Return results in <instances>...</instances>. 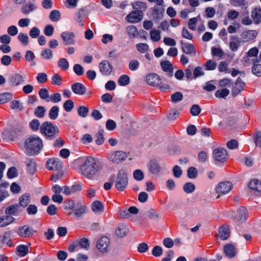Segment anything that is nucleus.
I'll return each instance as SVG.
<instances>
[{
	"label": "nucleus",
	"mask_w": 261,
	"mask_h": 261,
	"mask_svg": "<svg viewBox=\"0 0 261 261\" xmlns=\"http://www.w3.org/2000/svg\"><path fill=\"white\" fill-rule=\"evenodd\" d=\"M102 168L91 156H88L80 167V173L89 179H94Z\"/></svg>",
	"instance_id": "obj_1"
},
{
	"label": "nucleus",
	"mask_w": 261,
	"mask_h": 261,
	"mask_svg": "<svg viewBox=\"0 0 261 261\" xmlns=\"http://www.w3.org/2000/svg\"><path fill=\"white\" fill-rule=\"evenodd\" d=\"M24 146L26 153L33 155L39 152L43 147V143L39 137H32L25 140Z\"/></svg>",
	"instance_id": "obj_2"
},
{
	"label": "nucleus",
	"mask_w": 261,
	"mask_h": 261,
	"mask_svg": "<svg viewBox=\"0 0 261 261\" xmlns=\"http://www.w3.org/2000/svg\"><path fill=\"white\" fill-rule=\"evenodd\" d=\"M40 133L45 136L46 138L52 140L59 135L58 128L50 122H45L40 126Z\"/></svg>",
	"instance_id": "obj_3"
},
{
	"label": "nucleus",
	"mask_w": 261,
	"mask_h": 261,
	"mask_svg": "<svg viewBox=\"0 0 261 261\" xmlns=\"http://www.w3.org/2000/svg\"><path fill=\"white\" fill-rule=\"evenodd\" d=\"M128 184V176L124 169L120 170L117 174L115 181V187L119 191H124L127 187Z\"/></svg>",
	"instance_id": "obj_4"
},
{
	"label": "nucleus",
	"mask_w": 261,
	"mask_h": 261,
	"mask_svg": "<svg viewBox=\"0 0 261 261\" xmlns=\"http://www.w3.org/2000/svg\"><path fill=\"white\" fill-rule=\"evenodd\" d=\"M127 156H128L125 152L121 150H118L112 151L110 153L108 156V160L114 164H118L126 160Z\"/></svg>",
	"instance_id": "obj_5"
},
{
	"label": "nucleus",
	"mask_w": 261,
	"mask_h": 261,
	"mask_svg": "<svg viewBox=\"0 0 261 261\" xmlns=\"http://www.w3.org/2000/svg\"><path fill=\"white\" fill-rule=\"evenodd\" d=\"M23 134V128L22 126L14 127L9 130H6L4 135L11 141H15L21 137Z\"/></svg>",
	"instance_id": "obj_6"
},
{
	"label": "nucleus",
	"mask_w": 261,
	"mask_h": 261,
	"mask_svg": "<svg viewBox=\"0 0 261 261\" xmlns=\"http://www.w3.org/2000/svg\"><path fill=\"white\" fill-rule=\"evenodd\" d=\"M110 241L108 237H102L97 240L96 248L101 253H106L110 250Z\"/></svg>",
	"instance_id": "obj_7"
},
{
	"label": "nucleus",
	"mask_w": 261,
	"mask_h": 261,
	"mask_svg": "<svg viewBox=\"0 0 261 261\" xmlns=\"http://www.w3.org/2000/svg\"><path fill=\"white\" fill-rule=\"evenodd\" d=\"M232 184L230 181H225L220 182L216 188V192L219 194L217 197V199L219 198L221 195L229 193L232 189Z\"/></svg>",
	"instance_id": "obj_8"
},
{
	"label": "nucleus",
	"mask_w": 261,
	"mask_h": 261,
	"mask_svg": "<svg viewBox=\"0 0 261 261\" xmlns=\"http://www.w3.org/2000/svg\"><path fill=\"white\" fill-rule=\"evenodd\" d=\"M213 156L215 160L224 162L228 158L227 152L224 148H217L213 151Z\"/></svg>",
	"instance_id": "obj_9"
},
{
	"label": "nucleus",
	"mask_w": 261,
	"mask_h": 261,
	"mask_svg": "<svg viewBox=\"0 0 261 261\" xmlns=\"http://www.w3.org/2000/svg\"><path fill=\"white\" fill-rule=\"evenodd\" d=\"M180 43L181 44V49L184 53L192 57L196 56V49L193 44L184 42L183 41H180Z\"/></svg>",
	"instance_id": "obj_10"
},
{
	"label": "nucleus",
	"mask_w": 261,
	"mask_h": 261,
	"mask_svg": "<svg viewBox=\"0 0 261 261\" xmlns=\"http://www.w3.org/2000/svg\"><path fill=\"white\" fill-rule=\"evenodd\" d=\"M98 67L100 72L105 76L109 75L113 70L112 64L107 60H104L99 63Z\"/></svg>",
	"instance_id": "obj_11"
},
{
	"label": "nucleus",
	"mask_w": 261,
	"mask_h": 261,
	"mask_svg": "<svg viewBox=\"0 0 261 261\" xmlns=\"http://www.w3.org/2000/svg\"><path fill=\"white\" fill-rule=\"evenodd\" d=\"M127 20L130 23H137L143 18L142 10H135L131 12L126 17Z\"/></svg>",
	"instance_id": "obj_12"
},
{
	"label": "nucleus",
	"mask_w": 261,
	"mask_h": 261,
	"mask_svg": "<svg viewBox=\"0 0 261 261\" xmlns=\"http://www.w3.org/2000/svg\"><path fill=\"white\" fill-rule=\"evenodd\" d=\"M245 86V83L242 80V79L239 77L234 83L233 86L231 94L233 97H236L238 95L241 91L244 90V88Z\"/></svg>",
	"instance_id": "obj_13"
},
{
	"label": "nucleus",
	"mask_w": 261,
	"mask_h": 261,
	"mask_svg": "<svg viewBox=\"0 0 261 261\" xmlns=\"http://www.w3.org/2000/svg\"><path fill=\"white\" fill-rule=\"evenodd\" d=\"M47 168L49 170H59L62 168V163L59 159H49L46 164Z\"/></svg>",
	"instance_id": "obj_14"
},
{
	"label": "nucleus",
	"mask_w": 261,
	"mask_h": 261,
	"mask_svg": "<svg viewBox=\"0 0 261 261\" xmlns=\"http://www.w3.org/2000/svg\"><path fill=\"white\" fill-rule=\"evenodd\" d=\"M35 232L33 229L28 225H24L18 229L17 233L22 238H29L32 237Z\"/></svg>",
	"instance_id": "obj_15"
},
{
	"label": "nucleus",
	"mask_w": 261,
	"mask_h": 261,
	"mask_svg": "<svg viewBox=\"0 0 261 261\" xmlns=\"http://www.w3.org/2000/svg\"><path fill=\"white\" fill-rule=\"evenodd\" d=\"M146 81L147 84L152 86H159L162 80L160 76L155 73H150L146 76Z\"/></svg>",
	"instance_id": "obj_16"
},
{
	"label": "nucleus",
	"mask_w": 261,
	"mask_h": 261,
	"mask_svg": "<svg viewBox=\"0 0 261 261\" xmlns=\"http://www.w3.org/2000/svg\"><path fill=\"white\" fill-rule=\"evenodd\" d=\"M61 37L65 45L74 44L75 43L74 39V34L71 32H63L61 34Z\"/></svg>",
	"instance_id": "obj_17"
},
{
	"label": "nucleus",
	"mask_w": 261,
	"mask_h": 261,
	"mask_svg": "<svg viewBox=\"0 0 261 261\" xmlns=\"http://www.w3.org/2000/svg\"><path fill=\"white\" fill-rule=\"evenodd\" d=\"M74 212V217L75 218H80L86 212V206L77 203L75 208L72 211L68 213V216H71Z\"/></svg>",
	"instance_id": "obj_18"
},
{
	"label": "nucleus",
	"mask_w": 261,
	"mask_h": 261,
	"mask_svg": "<svg viewBox=\"0 0 261 261\" xmlns=\"http://www.w3.org/2000/svg\"><path fill=\"white\" fill-rule=\"evenodd\" d=\"M9 82L11 85L17 86L24 82L23 77L20 74H12L9 77Z\"/></svg>",
	"instance_id": "obj_19"
},
{
	"label": "nucleus",
	"mask_w": 261,
	"mask_h": 261,
	"mask_svg": "<svg viewBox=\"0 0 261 261\" xmlns=\"http://www.w3.org/2000/svg\"><path fill=\"white\" fill-rule=\"evenodd\" d=\"M152 9V16L154 20H159L163 18L165 11L163 7L155 6Z\"/></svg>",
	"instance_id": "obj_20"
},
{
	"label": "nucleus",
	"mask_w": 261,
	"mask_h": 261,
	"mask_svg": "<svg viewBox=\"0 0 261 261\" xmlns=\"http://www.w3.org/2000/svg\"><path fill=\"white\" fill-rule=\"evenodd\" d=\"M72 91L76 94L82 95L86 92L85 86L81 83H75L71 86Z\"/></svg>",
	"instance_id": "obj_21"
},
{
	"label": "nucleus",
	"mask_w": 261,
	"mask_h": 261,
	"mask_svg": "<svg viewBox=\"0 0 261 261\" xmlns=\"http://www.w3.org/2000/svg\"><path fill=\"white\" fill-rule=\"evenodd\" d=\"M148 168L149 172L153 174H158L161 170L160 166L155 160L150 161L148 164Z\"/></svg>",
	"instance_id": "obj_22"
},
{
	"label": "nucleus",
	"mask_w": 261,
	"mask_h": 261,
	"mask_svg": "<svg viewBox=\"0 0 261 261\" xmlns=\"http://www.w3.org/2000/svg\"><path fill=\"white\" fill-rule=\"evenodd\" d=\"M257 35V33L255 30H248L243 32L241 34L242 38L245 41H249L255 39Z\"/></svg>",
	"instance_id": "obj_23"
},
{
	"label": "nucleus",
	"mask_w": 261,
	"mask_h": 261,
	"mask_svg": "<svg viewBox=\"0 0 261 261\" xmlns=\"http://www.w3.org/2000/svg\"><path fill=\"white\" fill-rule=\"evenodd\" d=\"M253 66L252 67V72L257 76L261 77V64L257 63L258 60L257 58L252 59Z\"/></svg>",
	"instance_id": "obj_24"
},
{
	"label": "nucleus",
	"mask_w": 261,
	"mask_h": 261,
	"mask_svg": "<svg viewBox=\"0 0 261 261\" xmlns=\"http://www.w3.org/2000/svg\"><path fill=\"white\" fill-rule=\"evenodd\" d=\"M220 238L223 240H227L230 236V230L228 225H224L219 229Z\"/></svg>",
	"instance_id": "obj_25"
},
{
	"label": "nucleus",
	"mask_w": 261,
	"mask_h": 261,
	"mask_svg": "<svg viewBox=\"0 0 261 261\" xmlns=\"http://www.w3.org/2000/svg\"><path fill=\"white\" fill-rule=\"evenodd\" d=\"M230 40L229 48L232 51H236L240 46L239 38L235 36H231Z\"/></svg>",
	"instance_id": "obj_26"
},
{
	"label": "nucleus",
	"mask_w": 261,
	"mask_h": 261,
	"mask_svg": "<svg viewBox=\"0 0 261 261\" xmlns=\"http://www.w3.org/2000/svg\"><path fill=\"white\" fill-rule=\"evenodd\" d=\"M15 220L13 216L7 215L0 217V227H4L12 223Z\"/></svg>",
	"instance_id": "obj_27"
},
{
	"label": "nucleus",
	"mask_w": 261,
	"mask_h": 261,
	"mask_svg": "<svg viewBox=\"0 0 261 261\" xmlns=\"http://www.w3.org/2000/svg\"><path fill=\"white\" fill-rule=\"evenodd\" d=\"M251 17L254 23L259 24L261 22V8H255L251 11Z\"/></svg>",
	"instance_id": "obj_28"
},
{
	"label": "nucleus",
	"mask_w": 261,
	"mask_h": 261,
	"mask_svg": "<svg viewBox=\"0 0 261 261\" xmlns=\"http://www.w3.org/2000/svg\"><path fill=\"white\" fill-rule=\"evenodd\" d=\"M92 210L96 214H100L104 211V205L100 201H95L92 204Z\"/></svg>",
	"instance_id": "obj_29"
},
{
	"label": "nucleus",
	"mask_w": 261,
	"mask_h": 261,
	"mask_svg": "<svg viewBox=\"0 0 261 261\" xmlns=\"http://www.w3.org/2000/svg\"><path fill=\"white\" fill-rule=\"evenodd\" d=\"M19 206L18 204H12L6 207L5 210V214L9 216H16L19 212Z\"/></svg>",
	"instance_id": "obj_30"
},
{
	"label": "nucleus",
	"mask_w": 261,
	"mask_h": 261,
	"mask_svg": "<svg viewBox=\"0 0 261 261\" xmlns=\"http://www.w3.org/2000/svg\"><path fill=\"white\" fill-rule=\"evenodd\" d=\"M224 251L226 255L231 258L235 256L236 250L235 247L232 244H227L224 247Z\"/></svg>",
	"instance_id": "obj_31"
},
{
	"label": "nucleus",
	"mask_w": 261,
	"mask_h": 261,
	"mask_svg": "<svg viewBox=\"0 0 261 261\" xmlns=\"http://www.w3.org/2000/svg\"><path fill=\"white\" fill-rule=\"evenodd\" d=\"M247 213V210L245 207H241L238 210L237 219L240 223H243L246 220Z\"/></svg>",
	"instance_id": "obj_32"
},
{
	"label": "nucleus",
	"mask_w": 261,
	"mask_h": 261,
	"mask_svg": "<svg viewBox=\"0 0 261 261\" xmlns=\"http://www.w3.org/2000/svg\"><path fill=\"white\" fill-rule=\"evenodd\" d=\"M30 195L26 193L22 195L19 200V206L25 207L30 202Z\"/></svg>",
	"instance_id": "obj_33"
},
{
	"label": "nucleus",
	"mask_w": 261,
	"mask_h": 261,
	"mask_svg": "<svg viewBox=\"0 0 261 261\" xmlns=\"http://www.w3.org/2000/svg\"><path fill=\"white\" fill-rule=\"evenodd\" d=\"M249 187L256 192H261V182L257 179L251 180L249 184Z\"/></svg>",
	"instance_id": "obj_34"
},
{
	"label": "nucleus",
	"mask_w": 261,
	"mask_h": 261,
	"mask_svg": "<svg viewBox=\"0 0 261 261\" xmlns=\"http://www.w3.org/2000/svg\"><path fill=\"white\" fill-rule=\"evenodd\" d=\"M128 231V228L126 225H120L116 230V233L119 237H123L126 235Z\"/></svg>",
	"instance_id": "obj_35"
},
{
	"label": "nucleus",
	"mask_w": 261,
	"mask_h": 261,
	"mask_svg": "<svg viewBox=\"0 0 261 261\" xmlns=\"http://www.w3.org/2000/svg\"><path fill=\"white\" fill-rule=\"evenodd\" d=\"M16 251L19 256L23 257L29 252L28 247L24 245H20L17 247Z\"/></svg>",
	"instance_id": "obj_36"
},
{
	"label": "nucleus",
	"mask_w": 261,
	"mask_h": 261,
	"mask_svg": "<svg viewBox=\"0 0 261 261\" xmlns=\"http://www.w3.org/2000/svg\"><path fill=\"white\" fill-rule=\"evenodd\" d=\"M28 172L32 174H34L36 170V163L33 160L30 159L26 161Z\"/></svg>",
	"instance_id": "obj_37"
},
{
	"label": "nucleus",
	"mask_w": 261,
	"mask_h": 261,
	"mask_svg": "<svg viewBox=\"0 0 261 261\" xmlns=\"http://www.w3.org/2000/svg\"><path fill=\"white\" fill-rule=\"evenodd\" d=\"M229 94V90L226 88L219 89L215 92V95L219 98H225Z\"/></svg>",
	"instance_id": "obj_38"
},
{
	"label": "nucleus",
	"mask_w": 261,
	"mask_h": 261,
	"mask_svg": "<svg viewBox=\"0 0 261 261\" xmlns=\"http://www.w3.org/2000/svg\"><path fill=\"white\" fill-rule=\"evenodd\" d=\"M49 18L52 21L57 22L61 19V13L59 10H53L50 13Z\"/></svg>",
	"instance_id": "obj_39"
},
{
	"label": "nucleus",
	"mask_w": 261,
	"mask_h": 261,
	"mask_svg": "<svg viewBox=\"0 0 261 261\" xmlns=\"http://www.w3.org/2000/svg\"><path fill=\"white\" fill-rule=\"evenodd\" d=\"M36 9L35 5L30 2L26 3L22 8V12L24 14H29L30 12Z\"/></svg>",
	"instance_id": "obj_40"
},
{
	"label": "nucleus",
	"mask_w": 261,
	"mask_h": 261,
	"mask_svg": "<svg viewBox=\"0 0 261 261\" xmlns=\"http://www.w3.org/2000/svg\"><path fill=\"white\" fill-rule=\"evenodd\" d=\"M59 109L57 106H54L50 109L48 116L50 119H56L59 115Z\"/></svg>",
	"instance_id": "obj_41"
},
{
	"label": "nucleus",
	"mask_w": 261,
	"mask_h": 261,
	"mask_svg": "<svg viewBox=\"0 0 261 261\" xmlns=\"http://www.w3.org/2000/svg\"><path fill=\"white\" fill-rule=\"evenodd\" d=\"M76 205L74 201L71 199L66 200L63 202V206L65 210L71 211L74 210Z\"/></svg>",
	"instance_id": "obj_42"
},
{
	"label": "nucleus",
	"mask_w": 261,
	"mask_h": 261,
	"mask_svg": "<svg viewBox=\"0 0 261 261\" xmlns=\"http://www.w3.org/2000/svg\"><path fill=\"white\" fill-rule=\"evenodd\" d=\"M130 82V78L127 75L123 74L120 76L118 79V83L121 86L127 85Z\"/></svg>",
	"instance_id": "obj_43"
},
{
	"label": "nucleus",
	"mask_w": 261,
	"mask_h": 261,
	"mask_svg": "<svg viewBox=\"0 0 261 261\" xmlns=\"http://www.w3.org/2000/svg\"><path fill=\"white\" fill-rule=\"evenodd\" d=\"M77 112L80 117L85 118L88 115L89 110L87 107L82 106L77 108Z\"/></svg>",
	"instance_id": "obj_44"
},
{
	"label": "nucleus",
	"mask_w": 261,
	"mask_h": 261,
	"mask_svg": "<svg viewBox=\"0 0 261 261\" xmlns=\"http://www.w3.org/2000/svg\"><path fill=\"white\" fill-rule=\"evenodd\" d=\"M187 176L191 179L196 178L198 176V170L194 167H191L187 170Z\"/></svg>",
	"instance_id": "obj_45"
},
{
	"label": "nucleus",
	"mask_w": 261,
	"mask_h": 261,
	"mask_svg": "<svg viewBox=\"0 0 261 261\" xmlns=\"http://www.w3.org/2000/svg\"><path fill=\"white\" fill-rule=\"evenodd\" d=\"M85 16V10L81 8L78 10L77 13L75 15V20L81 23V26L84 25V23H82L83 18Z\"/></svg>",
	"instance_id": "obj_46"
},
{
	"label": "nucleus",
	"mask_w": 261,
	"mask_h": 261,
	"mask_svg": "<svg viewBox=\"0 0 261 261\" xmlns=\"http://www.w3.org/2000/svg\"><path fill=\"white\" fill-rule=\"evenodd\" d=\"M58 67L63 70H66L69 68V63L65 58L60 59L58 62Z\"/></svg>",
	"instance_id": "obj_47"
},
{
	"label": "nucleus",
	"mask_w": 261,
	"mask_h": 261,
	"mask_svg": "<svg viewBox=\"0 0 261 261\" xmlns=\"http://www.w3.org/2000/svg\"><path fill=\"white\" fill-rule=\"evenodd\" d=\"M183 189L186 193H192L195 191V186L193 183L189 182L184 185Z\"/></svg>",
	"instance_id": "obj_48"
},
{
	"label": "nucleus",
	"mask_w": 261,
	"mask_h": 261,
	"mask_svg": "<svg viewBox=\"0 0 261 261\" xmlns=\"http://www.w3.org/2000/svg\"><path fill=\"white\" fill-rule=\"evenodd\" d=\"M39 95L40 97L45 100L46 101H49V95L48 90L46 88L41 89L39 91Z\"/></svg>",
	"instance_id": "obj_49"
},
{
	"label": "nucleus",
	"mask_w": 261,
	"mask_h": 261,
	"mask_svg": "<svg viewBox=\"0 0 261 261\" xmlns=\"http://www.w3.org/2000/svg\"><path fill=\"white\" fill-rule=\"evenodd\" d=\"M17 38L23 45H27L29 44V38L27 34L20 33L17 36Z\"/></svg>",
	"instance_id": "obj_50"
},
{
	"label": "nucleus",
	"mask_w": 261,
	"mask_h": 261,
	"mask_svg": "<svg viewBox=\"0 0 261 261\" xmlns=\"http://www.w3.org/2000/svg\"><path fill=\"white\" fill-rule=\"evenodd\" d=\"M126 31L130 38H135L138 34V30L134 25H129L126 28Z\"/></svg>",
	"instance_id": "obj_51"
},
{
	"label": "nucleus",
	"mask_w": 261,
	"mask_h": 261,
	"mask_svg": "<svg viewBox=\"0 0 261 261\" xmlns=\"http://www.w3.org/2000/svg\"><path fill=\"white\" fill-rule=\"evenodd\" d=\"M95 137L97 138L95 140V143L98 145H101L105 140L103 137V130H99L96 135Z\"/></svg>",
	"instance_id": "obj_52"
},
{
	"label": "nucleus",
	"mask_w": 261,
	"mask_h": 261,
	"mask_svg": "<svg viewBox=\"0 0 261 261\" xmlns=\"http://www.w3.org/2000/svg\"><path fill=\"white\" fill-rule=\"evenodd\" d=\"M41 56L44 59L49 60L53 58V54L52 51L50 49L46 48L42 50L41 51Z\"/></svg>",
	"instance_id": "obj_53"
},
{
	"label": "nucleus",
	"mask_w": 261,
	"mask_h": 261,
	"mask_svg": "<svg viewBox=\"0 0 261 261\" xmlns=\"http://www.w3.org/2000/svg\"><path fill=\"white\" fill-rule=\"evenodd\" d=\"M74 102L72 100L68 99L65 101L63 104V108L65 111L67 112H69L72 111L74 108Z\"/></svg>",
	"instance_id": "obj_54"
},
{
	"label": "nucleus",
	"mask_w": 261,
	"mask_h": 261,
	"mask_svg": "<svg viewBox=\"0 0 261 261\" xmlns=\"http://www.w3.org/2000/svg\"><path fill=\"white\" fill-rule=\"evenodd\" d=\"M79 245L81 248L87 250L90 248V243L88 239L86 238H82L78 241Z\"/></svg>",
	"instance_id": "obj_55"
},
{
	"label": "nucleus",
	"mask_w": 261,
	"mask_h": 261,
	"mask_svg": "<svg viewBox=\"0 0 261 261\" xmlns=\"http://www.w3.org/2000/svg\"><path fill=\"white\" fill-rule=\"evenodd\" d=\"M45 109L42 106H38L35 110V115L39 118H43L45 115Z\"/></svg>",
	"instance_id": "obj_56"
},
{
	"label": "nucleus",
	"mask_w": 261,
	"mask_h": 261,
	"mask_svg": "<svg viewBox=\"0 0 261 261\" xmlns=\"http://www.w3.org/2000/svg\"><path fill=\"white\" fill-rule=\"evenodd\" d=\"M150 38L154 42H158L161 39L160 32L157 30H152L150 32Z\"/></svg>",
	"instance_id": "obj_57"
},
{
	"label": "nucleus",
	"mask_w": 261,
	"mask_h": 261,
	"mask_svg": "<svg viewBox=\"0 0 261 261\" xmlns=\"http://www.w3.org/2000/svg\"><path fill=\"white\" fill-rule=\"evenodd\" d=\"M10 107L12 109H16L18 111H21L23 109L22 103L19 100H12L11 102Z\"/></svg>",
	"instance_id": "obj_58"
},
{
	"label": "nucleus",
	"mask_w": 261,
	"mask_h": 261,
	"mask_svg": "<svg viewBox=\"0 0 261 261\" xmlns=\"http://www.w3.org/2000/svg\"><path fill=\"white\" fill-rule=\"evenodd\" d=\"M133 8L134 9L144 11L146 9V5L144 3L141 2H137L132 4Z\"/></svg>",
	"instance_id": "obj_59"
},
{
	"label": "nucleus",
	"mask_w": 261,
	"mask_h": 261,
	"mask_svg": "<svg viewBox=\"0 0 261 261\" xmlns=\"http://www.w3.org/2000/svg\"><path fill=\"white\" fill-rule=\"evenodd\" d=\"M137 50L141 53H145L148 50L149 46L146 43H138L136 45Z\"/></svg>",
	"instance_id": "obj_60"
},
{
	"label": "nucleus",
	"mask_w": 261,
	"mask_h": 261,
	"mask_svg": "<svg viewBox=\"0 0 261 261\" xmlns=\"http://www.w3.org/2000/svg\"><path fill=\"white\" fill-rule=\"evenodd\" d=\"M253 139L255 145L261 148V132H256L253 136Z\"/></svg>",
	"instance_id": "obj_61"
},
{
	"label": "nucleus",
	"mask_w": 261,
	"mask_h": 261,
	"mask_svg": "<svg viewBox=\"0 0 261 261\" xmlns=\"http://www.w3.org/2000/svg\"><path fill=\"white\" fill-rule=\"evenodd\" d=\"M206 69L207 70H213L215 69L217 66V63L212 60H208L204 65Z\"/></svg>",
	"instance_id": "obj_62"
},
{
	"label": "nucleus",
	"mask_w": 261,
	"mask_h": 261,
	"mask_svg": "<svg viewBox=\"0 0 261 261\" xmlns=\"http://www.w3.org/2000/svg\"><path fill=\"white\" fill-rule=\"evenodd\" d=\"M171 98L173 102H177L182 99L183 95L180 92H176L171 95Z\"/></svg>",
	"instance_id": "obj_63"
},
{
	"label": "nucleus",
	"mask_w": 261,
	"mask_h": 261,
	"mask_svg": "<svg viewBox=\"0 0 261 261\" xmlns=\"http://www.w3.org/2000/svg\"><path fill=\"white\" fill-rule=\"evenodd\" d=\"M133 177L136 180L141 181L143 179L144 175L141 170L137 169L134 171Z\"/></svg>",
	"instance_id": "obj_64"
}]
</instances>
